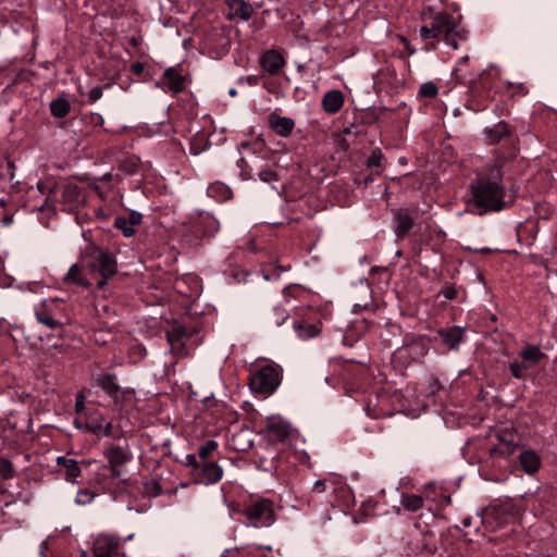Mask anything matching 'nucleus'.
I'll list each match as a JSON object with an SVG mask.
<instances>
[{
	"label": "nucleus",
	"mask_w": 557,
	"mask_h": 557,
	"mask_svg": "<svg viewBox=\"0 0 557 557\" xmlns=\"http://www.w3.org/2000/svg\"><path fill=\"white\" fill-rule=\"evenodd\" d=\"M472 201L479 214L487 211H500L505 208V186L503 184L502 163L497 161L480 172L471 184Z\"/></svg>",
	"instance_id": "obj_1"
},
{
	"label": "nucleus",
	"mask_w": 557,
	"mask_h": 557,
	"mask_svg": "<svg viewBox=\"0 0 557 557\" xmlns=\"http://www.w3.org/2000/svg\"><path fill=\"white\" fill-rule=\"evenodd\" d=\"M424 25L420 28V37L423 40L434 39L436 42L444 40L453 49L459 48V41L468 39V30L459 27L455 16L445 11L423 13Z\"/></svg>",
	"instance_id": "obj_2"
},
{
	"label": "nucleus",
	"mask_w": 557,
	"mask_h": 557,
	"mask_svg": "<svg viewBox=\"0 0 557 557\" xmlns=\"http://www.w3.org/2000/svg\"><path fill=\"white\" fill-rule=\"evenodd\" d=\"M240 148L250 152L249 154L242 157L237 162L240 170V176L244 180L255 181L257 180V175L264 169L265 163H269L267 161L269 152L263 149L261 144L258 143L253 145L243 143Z\"/></svg>",
	"instance_id": "obj_3"
},
{
	"label": "nucleus",
	"mask_w": 557,
	"mask_h": 557,
	"mask_svg": "<svg viewBox=\"0 0 557 557\" xmlns=\"http://www.w3.org/2000/svg\"><path fill=\"white\" fill-rule=\"evenodd\" d=\"M281 368L277 364L267 363L250 373L249 385L252 392L271 395L281 383Z\"/></svg>",
	"instance_id": "obj_4"
},
{
	"label": "nucleus",
	"mask_w": 557,
	"mask_h": 557,
	"mask_svg": "<svg viewBox=\"0 0 557 557\" xmlns=\"http://www.w3.org/2000/svg\"><path fill=\"white\" fill-rule=\"evenodd\" d=\"M244 515L255 528L269 527L274 522L272 503L267 499L251 503L245 508Z\"/></svg>",
	"instance_id": "obj_5"
},
{
	"label": "nucleus",
	"mask_w": 557,
	"mask_h": 557,
	"mask_svg": "<svg viewBox=\"0 0 557 557\" xmlns=\"http://www.w3.org/2000/svg\"><path fill=\"white\" fill-rule=\"evenodd\" d=\"M89 268L101 274L102 280L97 283V286L98 288H103L107 284V278L116 273V261L108 251L95 248Z\"/></svg>",
	"instance_id": "obj_6"
},
{
	"label": "nucleus",
	"mask_w": 557,
	"mask_h": 557,
	"mask_svg": "<svg viewBox=\"0 0 557 557\" xmlns=\"http://www.w3.org/2000/svg\"><path fill=\"white\" fill-rule=\"evenodd\" d=\"M104 456L114 476L120 475V470L117 468L127 463L133 458V454L127 444L124 446L111 445L104 450Z\"/></svg>",
	"instance_id": "obj_7"
},
{
	"label": "nucleus",
	"mask_w": 557,
	"mask_h": 557,
	"mask_svg": "<svg viewBox=\"0 0 557 557\" xmlns=\"http://www.w3.org/2000/svg\"><path fill=\"white\" fill-rule=\"evenodd\" d=\"M290 434V425L281 418H269L264 428V436L271 443H281Z\"/></svg>",
	"instance_id": "obj_8"
},
{
	"label": "nucleus",
	"mask_w": 557,
	"mask_h": 557,
	"mask_svg": "<svg viewBox=\"0 0 557 557\" xmlns=\"http://www.w3.org/2000/svg\"><path fill=\"white\" fill-rule=\"evenodd\" d=\"M197 483L210 485L218 483L223 476V469L214 461H202L194 474Z\"/></svg>",
	"instance_id": "obj_9"
},
{
	"label": "nucleus",
	"mask_w": 557,
	"mask_h": 557,
	"mask_svg": "<svg viewBox=\"0 0 557 557\" xmlns=\"http://www.w3.org/2000/svg\"><path fill=\"white\" fill-rule=\"evenodd\" d=\"M120 542L111 535H99L94 542L95 557H113L117 555Z\"/></svg>",
	"instance_id": "obj_10"
},
{
	"label": "nucleus",
	"mask_w": 557,
	"mask_h": 557,
	"mask_svg": "<svg viewBox=\"0 0 557 557\" xmlns=\"http://www.w3.org/2000/svg\"><path fill=\"white\" fill-rule=\"evenodd\" d=\"M52 300H42L40 305L35 307V315L37 321L50 330H55L61 326V322L54 318Z\"/></svg>",
	"instance_id": "obj_11"
},
{
	"label": "nucleus",
	"mask_w": 557,
	"mask_h": 557,
	"mask_svg": "<svg viewBox=\"0 0 557 557\" xmlns=\"http://www.w3.org/2000/svg\"><path fill=\"white\" fill-rule=\"evenodd\" d=\"M58 188V182L53 177H46L37 182L38 191L45 196L44 202L37 208L39 211L54 208V193Z\"/></svg>",
	"instance_id": "obj_12"
},
{
	"label": "nucleus",
	"mask_w": 557,
	"mask_h": 557,
	"mask_svg": "<svg viewBox=\"0 0 557 557\" xmlns=\"http://www.w3.org/2000/svg\"><path fill=\"white\" fill-rule=\"evenodd\" d=\"M89 462L82 460L77 461L67 456H59L57 458V466L64 469V476L67 482H75L82 473V466L87 467Z\"/></svg>",
	"instance_id": "obj_13"
},
{
	"label": "nucleus",
	"mask_w": 557,
	"mask_h": 557,
	"mask_svg": "<svg viewBox=\"0 0 557 557\" xmlns=\"http://www.w3.org/2000/svg\"><path fill=\"white\" fill-rule=\"evenodd\" d=\"M285 59L276 50L265 51L260 59V65L262 70L270 75L277 74L285 66Z\"/></svg>",
	"instance_id": "obj_14"
},
{
	"label": "nucleus",
	"mask_w": 557,
	"mask_h": 557,
	"mask_svg": "<svg viewBox=\"0 0 557 557\" xmlns=\"http://www.w3.org/2000/svg\"><path fill=\"white\" fill-rule=\"evenodd\" d=\"M96 384L99 386L110 398L113 399L115 405L120 403V388L116 382V376L111 373H101L96 377Z\"/></svg>",
	"instance_id": "obj_15"
},
{
	"label": "nucleus",
	"mask_w": 557,
	"mask_h": 557,
	"mask_svg": "<svg viewBox=\"0 0 557 557\" xmlns=\"http://www.w3.org/2000/svg\"><path fill=\"white\" fill-rule=\"evenodd\" d=\"M437 334L443 344H445L450 350L458 351L459 345L465 338V329L460 326H451L438 330Z\"/></svg>",
	"instance_id": "obj_16"
},
{
	"label": "nucleus",
	"mask_w": 557,
	"mask_h": 557,
	"mask_svg": "<svg viewBox=\"0 0 557 557\" xmlns=\"http://www.w3.org/2000/svg\"><path fill=\"white\" fill-rule=\"evenodd\" d=\"M395 227L394 232L398 238H404L412 228L414 221L405 209L394 211Z\"/></svg>",
	"instance_id": "obj_17"
},
{
	"label": "nucleus",
	"mask_w": 557,
	"mask_h": 557,
	"mask_svg": "<svg viewBox=\"0 0 557 557\" xmlns=\"http://www.w3.org/2000/svg\"><path fill=\"white\" fill-rule=\"evenodd\" d=\"M163 84L169 88L173 94H178L184 89L185 86V77L178 73V71L174 67H169L163 73Z\"/></svg>",
	"instance_id": "obj_18"
},
{
	"label": "nucleus",
	"mask_w": 557,
	"mask_h": 557,
	"mask_svg": "<svg viewBox=\"0 0 557 557\" xmlns=\"http://www.w3.org/2000/svg\"><path fill=\"white\" fill-rule=\"evenodd\" d=\"M269 122L273 132L282 137H287L295 127L294 120L287 116L271 114Z\"/></svg>",
	"instance_id": "obj_19"
},
{
	"label": "nucleus",
	"mask_w": 557,
	"mask_h": 557,
	"mask_svg": "<svg viewBox=\"0 0 557 557\" xmlns=\"http://www.w3.org/2000/svg\"><path fill=\"white\" fill-rule=\"evenodd\" d=\"M344 104V96L341 90L333 89L327 91L322 98V107L325 112L334 114L341 110Z\"/></svg>",
	"instance_id": "obj_20"
},
{
	"label": "nucleus",
	"mask_w": 557,
	"mask_h": 557,
	"mask_svg": "<svg viewBox=\"0 0 557 557\" xmlns=\"http://www.w3.org/2000/svg\"><path fill=\"white\" fill-rule=\"evenodd\" d=\"M519 461L523 471L528 474L535 473L541 466V459L539 455L533 450H524L519 456Z\"/></svg>",
	"instance_id": "obj_21"
},
{
	"label": "nucleus",
	"mask_w": 557,
	"mask_h": 557,
	"mask_svg": "<svg viewBox=\"0 0 557 557\" xmlns=\"http://www.w3.org/2000/svg\"><path fill=\"white\" fill-rule=\"evenodd\" d=\"M63 282L65 284H74L81 287L88 288L90 286V282L83 274V269L78 264H72L63 277Z\"/></svg>",
	"instance_id": "obj_22"
},
{
	"label": "nucleus",
	"mask_w": 557,
	"mask_h": 557,
	"mask_svg": "<svg viewBox=\"0 0 557 557\" xmlns=\"http://www.w3.org/2000/svg\"><path fill=\"white\" fill-rule=\"evenodd\" d=\"M81 187L74 183H65L61 186V199L65 205L74 206L79 202Z\"/></svg>",
	"instance_id": "obj_23"
},
{
	"label": "nucleus",
	"mask_w": 557,
	"mask_h": 557,
	"mask_svg": "<svg viewBox=\"0 0 557 557\" xmlns=\"http://www.w3.org/2000/svg\"><path fill=\"white\" fill-rule=\"evenodd\" d=\"M221 557H268L262 553L261 546H247L245 548L226 549Z\"/></svg>",
	"instance_id": "obj_24"
},
{
	"label": "nucleus",
	"mask_w": 557,
	"mask_h": 557,
	"mask_svg": "<svg viewBox=\"0 0 557 557\" xmlns=\"http://www.w3.org/2000/svg\"><path fill=\"white\" fill-rule=\"evenodd\" d=\"M520 357L530 367L531 364L539 363L545 357V354L541 351L539 346L532 345L523 349L520 352Z\"/></svg>",
	"instance_id": "obj_25"
},
{
	"label": "nucleus",
	"mask_w": 557,
	"mask_h": 557,
	"mask_svg": "<svg viewBox=\"0 0 557 557\" xmlns=\"http://www.w3.org/2000/svg\"><path fill=\"white\" fill-rule=\"evenodd\" d=\"M227 3L234 13L244 21H248L253 12L251 4L244 0H227Z\"/></svg>",
	"instance_id": "obj_26"
},
{
	"label": "nucleus",
	"mask_w": 557,
	"mask_h": 557,
	"mask_svg": "<svg viewBox=\"0 0 557 557\" xmlns=\"http://www.w3.org/2000/svg\"><path fill=\"white\" fill-rule=\"evenodd\" d=\"M15 177V165L12 161L0 159V182L11 183Z\"/></svg>",
	"instance_id": "obj_27"
},
{
	"label": "nucleus",
	"mask_w": 557,
	"mask_h": 557,
	"mask_svg": "<svg viewBox=\"0 0 557 557\" xmlns=\"http://www.w3.org/2000/svg\"><path fill=\"white\" fill-rule=\"evenodd\" d=\"M401 505L406 510L417 511L423 507V498L416 494H406L401 497Z\"/></svg>",
	"instance_id": "obj_28"
},
{
	"label": "nucleus",
	"mask_w": 557,
	"mask_h": 557,
	"mask_svg": "<svg viewBox=\"0 0 557 557\" xmlns=\"http://www.w3.org/2000/svg\"><path fill=\"white\" fill-rule=\"evenodd\" d=\"M51 114L55 117L62 119L70 112V103L63 98H58L50 103Z\"/></svg>",
	"instance_id": "obj_29"
},
{
	"label": "nucleus",
	"mask_w": 557,
	"mask_h": 557,
	"mask_svg": "<svg viewBox=\"0 0 557 557\" xmlns=\"http://www.w3.org/2000/svg\"><path fill=\"white\" fill-rule=\"evenodd\" d=\"M208 194L211 197H219L220 199H228L232 197V190L223 183H214L208 187Z\"/></svg>",
	"instance_id": "obj_30"
},
{
	"label": "nucleus",
	"mask_w": 557,
	"mask_h": 557,
	"mask_svg": "<svg viewBox=\"0 0 557 557\" xmlns=\"http://www.w3.org/2000/svg\"><path fill=\"white\" fill-rule=\"evenodd\" d=\"M263 183L273 184L278 182L280 176L270 163H265L264 169L257 175Z\"/></svg>",
	"instance_id": "obj_31"
},
{
	"label": "nucleus",
	"mask_w": 557,
	"mask_h": 557,
	"mask_svg": "<svg viewBox=\"0 0 557 557\" xmlns=\"http://www.w3.org/2000/svg\"><path fill=\"white\" fill-rule=\"evenodd\" d=\"M119 168L121 171H123L127 175H134L138 171L139 160L135 157L126 158L121 161Z\"/></svg>",
	"instance_id": "obj_32"
},
{
	"label": "nucleus",
	"mask_w": 557,
	"mask_h": 557,
	"mask_svg": "<svg viewBox=\"0 0 557 557\" xmlns=\"http://www.w3.org/2000/svg\"><path fill=\"white\" fill-rule=\"evenodd\" d=\"M114 226L120 230L125 237H132L135 234L134 226L124 216H117Z\"/></svg>",
	"instance_id": "obj_33"
},
{
	"label": "nucleus",
	"mask_w": 557,
	"mask_h": 557,
	"mask_svg": "<svg viewBox=\"0 0 557 557\" xmlns=\"http://www.w3.org/2000/svg\"><path fill=\"white\" fill-rule=\"evenodd\" d=\"M185 337V330L183 327H175L172 331L166 333V338L169 344L174 348L183 344V339Z\"/></svg>",
	"instance_id": "obj_34"
},
{
	"label": "nucleus",
	"mask_w": 557,
	"mask_h": 557,
	"mask_svg": "<svg viewBox=\"0 0 557 557\" xmlns=\"http://www.w3.org/2000/svg\"><path fill=\"white\" fill-rule=\"evenodd\" d=\"M75 425L78 429H85L86 431L97 435L102 432V423L98 422L95 418L91 417L86 421L84 425L78 421H75Z\"/></svg>",
	"instance_id": "obj_35"
},
{
	"label": "nucleus",
	"mask_w": 557,
	"mask_h": 557,
	"mask_svg": "<svg viewBox=\"0 0 557 557\" xmlns=\"http://www.w3.org/2000/svg\"><path fill=\"white\" fill-rule=\"evenodd\" d=\"M295 330L301 338H310L318 334V329L313 324H295Z\"/></svg>",
	"instance_id": "obj_36"
},
{
	"label": "nucleus",
	"mask_w": 557,
	"mask_h": 557,
	"mask_svg": "<svg viewBox=\"0 0 557 557\" xmlns=\"http://www.w3.org/2000/svg\"><path fill=\"white\" fill-rule=\"evenodd\" d=\"M15 475L12 462L7 458H0V476L4 480L12 479Z\"/></svg>",
	"instance_id": "obj_37"
},
{
	"label": "nucleus",
	"mask_w": 557,
	"mask_h": 557,
	"mask_svg": "<svg viewBox=\"0 0 557 557\" xmlns=\"http://www.w3.org/2000/svg\"><path fill=\"white\" fill-rule=\"evenodd\" d=\"M529 369V366L525 364L523 361H512L509 363V370L513 377L516 379H523L525 370Z\"/></svg>",
	"instance_id": "obj_38"
},
{
	"label": "nucleus",
	"mask_w": 557,
	"mask_h": 557,
	"mask_svg": "<svg viewBox=\"0 0 557 557\" xmlns=\"http://www.w3.org/2000/svg\"><path fill=\"white\" fill-rule=\"evenodd\" d=\"M218 448V443L214 440L207 441L199 447V457L206 461V459Z\"/></svg>",
	"instance_id": "obj_39"
},
{
	"label": "nucleus",
	"mask_w": 557,
	"mask_h": 557,
	"mask_svg": "<svg viewBox=\"0 0 557 557\" xmlns=\"http://www.w3.org/2000/svg\"><path fill=\"white\" fill-rule=\"evenodd\" d=\"M383 159L384 157L381 149L376 148L371 152L370 157L367 159L366 165L368 168H381Z\"/></svg>",
	"instance_id": "obj_40"
},
{
	"label": "nucleus",
	"mask_w": 557,
	"mask_h": 557,
	"mask_svg": "<svg viewBox=\"0 0 557 557\" xmlns=\"http://www.w3.org/2000/svg\"><path fill=\"white\" fill-rule=\"evenodd\" d=\"M438 94V89L432 82L423 83L420 86L419 95L425 98H434Z\"/></svg>",
	"instance_id": "obj_41"
},
{
	"label": "nucleus",
	"mask_w": 557,
	"mask_h": 557,
	"mask_svg": "<svg viewBox=\"0 0 557 557\" xmlns=\"http://www.w3.org/2000/svg\"><path fill=\"white\" fill-rule=\"evenodd\" d=\"M95 497H96L95 493H92L88 490H79L76 495L75 503L77 505H88L94 500Z\"/></svg>",
	"instance_id": "obj_42"
},
{
	"label": "nucleus",
	"mask_w": 557,
	"mask_h": 557,
	"mask_svg": "<svg viewBox=\"0 0 557 557\" xmlns=\"http://www.w3.org/2000/svg\"><path fill=\"white\" fill-rule=\"evenodd\" d=\"M273 323L280 326L288 317V312L282 306H275L273 308Z\"/></svg>",
	"instance_id": "obj_43"
},
{
	"label": "nucleus",
	"mask_w": 557,
	"mask_h": 557,
	"mask_svg": "<svg viewBox=\"0 0 557 557\" xmlns=\"http://www.w3.org/2000/svg\"><path fill=\"white\" fill-rule=\"evenodd\" d=\"M491 133L493 134V138H492L493 140H499L503 137H506L509 135L507 125L504 123L497 124L495 126V128L491 131Z\"/></svg>",
	"instance_id": "obj_44"
},
{
	"label": "nucleus",
	"mask_w": 557,
	"mask_h": 557,
	"mask_svg": "<svg viewBox=\"0 0 557 557\" xmlns=\"http://www.w3.org/2000/svg\"><path fill=\"white\" fill-rule=\"evenodd\" d=\"M102 97V87L96 86L92 87L88 92V103H95Z\"/></svg>",
	"instance_id": "obj_45"
},
{
	"label": "nucleus",
	"mask_w": 557,
	"mask_h": 557,
	"mask_svg": "<svg viewBox=\"0 0 557 557\" xmlns=\"http://www.w3.org/2000/svg\"><path fill=\"white\" fill-rule=\"evenodd\" d=\"M134 389L133 388H120V403L119 405H122L123 403L132 401L134 397Z\"/></svg>",
	"instance_id": "obj_46"
},
{
	"label": "nucleus",
	"mask_w": 557,
	"mask_h": 557,
	"mask_svg": "<svg viewBox=\"0 0 557 557\" xmlns=\"http://www.w3.org/2000/svg\"><path fill=\"white\" fill-rule=\"evenodd\" d=\"M186 462L185 465L193 468V474L197 472V468L201 466V462L197 460V457L193 454H188L185 457Z\"/></svg>",
	"instance_id": "obj_47"
},
{
	"label": "nucleus",
	"mask_w": 557,
	"mask_h": 557,
	"mask_svg": "<svg viewBox=\"0 0 557 557\" xmlns=\"http://www.w3.org/2000/svg\"><path fill=\"white\" fill-rule=\"evenodd\" d=\"M440 295H442L445 299L447 300H451V299H455L456 296H457V290L455 287L453 286H448V287H445L443 288L441 292H440Z\"/></svg>",
	"instance_id": "obj_48"
},
{
	"label": "nucleus",
	"mask_w": 557,
	"mask_h": 557,
	"mask_svg": "<svg viewBox=\"0 0 557 557\" xmlns=\"http://www.w3.org/2000/svg\"><path fill=\"white\" fill-rule=\"evenodd\" d=\"M127 221H129V223L135 226L137 224H140L141 223V220H143V214L137 212V211H132L129 213V216L126 218Z\"/></svg>",
	"instance_id": "obj_49"
},
{
	"label": "nucleus",
	"mask_w": 557,
	"mask_h": 557,
	"mask_svg": "<svg viewBox=\"0 0 557 557\" xmlns=\"http://www.w3.org/2000/svg\"><path fill=\"white\" fill-rule=\"evenodd\" d=\"M326 490V481H317L313 486H312V491L315 492V493H323L325 492Z\"/></svg>",
	"instance_id": "obj_50"
},
{
	"label": "nucleus",
	"mask_w": 557,
	"mask_h": 557,
	"mask_svg": "<svg viewBox=\"0 0 557 557\" xmlns=\"http://www.w3.org/2000/svg\"><path fill=\"white\" fill-rule=\"evenodd\" d=\"M85 408V396L83 394H79L76 396V403H75V409L77 412L83 411Z\"/></svg>",
	"instance_id": "obj_51"
},
{
	"label": "nucleus",
	"mask_w": 557,
	"mask_h": 557,
	"mask_svg": "<svg viewBox=\"0 0 557 557\" xmlns=\"http://www.w3.org/2000/svg\"><path fill=\"white\" fill-rule=\"evenodd\" d=\"M112 433V424L110 422L102 424V432L100 434L104 436H110Z\"/></svg>",
	"instance_id": "obj_52"
},
{
	"label": "nucleus",
	"mask_w": 557,
	"mask_h": 557,
	"mask_svg": "<svg viewBox=\"0 0 557 557\" xmlns=\"http://www.w3.org/2000/svg\"><path fill=\"white\" fill-rule=\"evenodd\" d=\"M468 61H469V57L468 55H465L461 59H459L458 66L455 69V72H460L461 71V66L465 65Z\"/></svg>",
	"instance_id": "obj_53"
},
{
	"label": "nucleus",
	"mask_w": 557,
	"mask_h": 557,
	"mask_svg": "<svg viewBox=\"0 0 557 557\" xmlns=\"http://www.w3.org/2000/svg\"><path fill=\"white\" fill-rule=\"evenodd\" d=\"M132 69L136 74H140L144 71V65L141 63H134Z\"/></svg>",
	"instance_id": "obj_54"
},
{
	"label": "nucleus",
	"mask_w": 557,
	"mask_h": 557,
	"mask_svg": "<svg viewBox=\"0 0 557 557\" xmlns=\"http://www.w3.org/2000/svg\"><path fill=\"white\" fill-rule=\"evenodd\" d=\"M100 180H103V181H111L112 180V174L111 173H106L103 174Z\"/></svg>",
	"instance_id": "obj_55"
},
{
	"label": "nucleus",
	"mask_w": 557,
	"mask_h": 557,
	"mask_svg": "<svg viewBox=\"0 0 557 557\" xmlns=\"http://www.w3.org/2000/svg\"><path fill=\"white\" fill-rule=\"evenodd\" d=\"M406 50L408 51L409 55H412L416 52V50L412 49L408 44L406 45Z\"/></svg>",
	"instance_id": "obj_56"
},
{
	"label": "nucleus",
	"mask_w": 557,
	"mask_h": 557,
	"mask_svg": "<svg viewBox=\"0 0 557 557\" xmlns=\"http://www.w3.org/2000/svg\"><path fill=\"white\" fill-rule=\"evenodd\" d=\"M46 547H47V542H46V541H44V542L41 543V550H40V554H41V555H45V548H46Z\"/></svg>",
	"instance_id": "obj_57"
},
{
	"label": "nucleus",
	"mask_w": 557,
	"mask_h": 557,
	"mask_svg": "<svg viewBox=\"0 0 557 557\" xmlns=\"http://www.w3.org/2000/svg\"><path fill=\"white\" fill-rule=\"evenodd\" d=\"M94 189H95V191H96L97 194H99L101 197H103V194H102V191L100 190L99 186H97V185H96V186L94 187Z\"/></svg>",
	"instance_id": "obj_58"
},
{
	"label": "nucleus",
	"mask_w": 557,
	"mask_h": 557,
	"mask_svg": "<svg viewBox=\"0 0 557 557\" xmlns=\"http://www.w3.org/2000/svg\"><path fill=\"white\" fill-rule=\"evenodd\" d=\"M519 90H521L523 94H527V92H528V91H527V89H525V87L523 86V84H520V85H519Z\"/></svg>",
	"instance_id": "obj_59"
},
{
	"label": "nucleus",
	"mask_w": 557,
	"mask_h": 557,
	"mask_svg": "<svg viewBox=\"0 0 557 557\" xmlns=\"http://www.w3.org/2000/svg\"><path fill=\"white\" fill-rule=\"evenodd\" d=\"M248 82L250 84H256L257 83V78L256 77H248Z\"/></svg>",
	"instance_id": "obj_60"
},
{
	"label": "nucleus",
	"mask_w": 557,
	"mask_h": 557,
	"mask_svg": "<svg viewBox=\"0 0 557 557\" xmlns=\"http://www.w3.org/2000/svg\"><path fill=\"white\" fill-rule=\"evenodd\" d=\"M230 96L234 97L237 92L234 88L230 89L228 91Z\"/></svg>",
	"instance_id": "obj_61"
},
{
	"label": "nucleus",
	"mask_w": 557,
	"mask_h": 557,
	"mask_svg": "<svg viewBox=\"0 0 557 557\" xmlns=\"http://www.w3.org/2000/svg\"><path fill=\"white\" fill-rule=\"evenodd\" d=\"M425 354V349L423 346L420 347V355L423 356Z\"/></svg>",
	"instance_id": "obj_62"
},
{
	"label": "nucleus",
	"mask_w": 557,
	"mask_h": 557,
	"mask_svg": "<svg viewBox=\"0 0 557 557\" xmlns=\"http://www.w3.org/2000/svg\"><path fill=\"white\" fill-rule=\"evenodd\" d=\"M463 524H465L466 527L470 525V520H469V519H465V520H463Z\"/></svg>",
	"instance_id": "obj_63"
},
{
	"label": "nucleus",
	"mask_w": 557,
	"mask_h": 557,
	"mask_svg": "<svg viewBox=\"0 0 557 557\" xmlns=\"http://www.w3.org/2000/svg\"><path fill=\"white\" fill-rule=\"evenodd\" d=\"M131 44H132L133 46H136V45H137V40H136L135 38H132V39H131Z\"/></svg>",
	"instance_id": "obj_64"
}]
</instances>
